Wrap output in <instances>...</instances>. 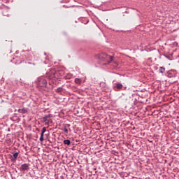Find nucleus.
<instances>
[{"label":"nucleus","instance_id":"f257e3e1","mask_svg":"<svg viewBox=\"0 0 179 179\" xmlns=\"http://www.w3.org/2000/svg\"><path fill=\"white\" fill-rule=\"evenodd\" d=\"M64 71H55V70L52 69L47 73V77L48 79H50V80H52L55 85H58V83H59L61 81V79H62V76H64Z\"/></svg>","mask_w":179,"mask_h":179},{"label":"nucleus","instance_id":"f03ea898","mask_svg":"<svg viewBox=\"0 0 179 179\" xmlns=\"http://www.w3.org/2000/svg\"><path fill=\"white\" fill-rule=\"evenodd\" d=\"M98 58L99 61L103 62V65H107V64H110L113 62V56H110L106 53H101L98 55Z\"/></svg>","mask_w":179,"mask_h":179},{"label":"nucleus","instance_id":"7ed1b4c3","mask_svg":"<svg viewBox=\"0 0 179 179\" xmlns=\"http://www.w3.org/2000/svg\"><path fill=\"white\" fill-rule=\"evenodd\" d=\"M36 83H37V87H39L40 89L47 88V80L44 76L38 77L37 79Z\"/></svg>","mask_w":179,"mask_h":179},{"label":"nucleus","instance_id":"20e7f679","mask_svg":"<svg viewBox=\"0 0 179 179\" xmlns=\"http://www.w3.org/2000/svg\"><path fill=\"white\" fill-rule=\"evenodd\" d=\"M113 89L115 92H121L124 89V85L121 83H115Z\"/></svg>","mask_w":179,"mask_h":179},{"label":"nucleus","instance_id":"39448f33","mask_svg":"<svg viewBox=\"0 0 179 179\" xmlns=\"http://www.w3.org/2000/svg\"><path fill=\"white\" fill-rule=\"evenodd\" d=\"M51 117L52 115L51 114L45 115L43 117V122L45 124V125H50V121H51Z\"/></svg>","mask_w":179,"mask_h":179},{"label":"nucleus","instance_id":"423d86ee","mask_svg":"<svg viewBox=\"0 0 179 179\" xmlns=\"http://www.w3.org/2000/svg\"><path fill=\"white\" fill-rule=\"evenodd\" d=\"M11 62L15 65H19L22 64V62H24V61H22L19 57H15L11 60Z\"/></svg>","mask_w":179,"mask_h":179},{"label":"nucleus","instance_id":"0eeeda50","mask_svg":"<svg viewBox=\"0 0 179 179\" xmlns=\"http://www.w3.org/2000/svg\"><path fill=\"white\" fill-rule=\"evenodd\" d=\"M29 169H30L29 164H23L21 165L20 170V171H29Z\"/></svg>","mask_w":179,"mask_h":179},{"label":"nucleus","instance_id":"6e6552de","mask_svg":"<svg viewBox=\"0 0 179 179\" xmlns=\"http://www.w3.org/2000/svg\"><path fill=\"white\" fill-rule=\"evenodd\" d=\"M168 78H176V71L170 70L167 73Z\"/></svg>","mask_w":179,"mask_h":179},{"label":"nucleus","instance_id":"1a4fd4ad","mask_svg":"<svg viewBox=\"0 0 179 179\" xmlns=\"http://www.w3.org/2000/svg\"><path fill=\"white\" fill-rule=\"evenodd\" d=\"M3 16H9V9L5 8L2 10Z\"/></svg>","mask_w":179,"mask_h":179},{"label":"nucleus","instance_id":"9d476101","mask_svg":"<svg viewBox=\"0 0 179 179\" xmlns=\"http://www.w3.org/2000/svg\"><path fill=\"white\" fill-rule=\"evenodd\" d=\"M18 156H19V152L13 153V157L10 158L11 159V162H16V160L17 159V157Z\"/></svg>","mask_w":179,"mask_h":179},{"label":"nucleus","instance_id":"9b49d317","mask_svg":"<svg viewBox=\"0 0 179 179\" xmlns=\"http://www.w3.org/2000/svg\"><path fill=\"white\" fill-rule=\"evenodd\" d=\"M18 113H20V114H26L27 113V108H22L21 109H18Z\"/></svg>","mask_w":179,"mask_h":179},{"label":"nucleus","instance_id":"f8f14e48","mask_svg":"<svg viewBox=\"0 0 179 179\" xmlns=\"http://www.w3.org/2000/svg\"><path fill=\"white\" fill-rule=\"evenodd\" d=\"M62 78L66 80L72 79V74L66 73L65 76L63 75Z\"/></svg>","mask_w":179,"mask_h":179},{"label":"nucleus","instance_id":"ddd939ff","mask_svg":"<svg viewBox=\"0 0 179 179\" xmlns=\"http://www.w3.org/2000/svg\"><path fill=\"white\" fill-rule=\"evenodd\" d=\"M159 73H164V72H166V68L159 67Z\"/></svg>","mask_w":179,"mask_h":179},{"label":"nucleus","instance_id":"4468645a","mask_svg":"<svg viewBox=\"0 0 179 179\" xmlns=\"http://www.w3.org/2000/svg\"><path fill=\"white\" fill-rule=\"evenodd\" d=\"M75 83H77L78 85H80L82 83V79H80V78H76L75 79Z\"/></svg>","mask_w":179,"mask_h":179},{"label":"nucleus","instance_id":"2eb2a0df","mask_svg":"<svg viewBox=\"0 0 179 179\" xmlns=\"http://www.w3.org/2000/svg\"><path fill=\"white\" fill-rule=\"evenodd\" d=\"M64 144L67 145V146H69V145H71V140H64Z\"/></svg>","mask_w":179,"mask_h":179},{"label":"nucleus","instance_id":"dca6fc26","mask_svg":"<svg viewBox=\"0 0 179 179\" xmlns=\"http://www.w3.org/2000/svg\"><path fill=\"white\" fill-rule=\"evenodd\" d=\"M64 132L66 134H69V131L68 130V127H66V126H64Z\"/></svg>","mask_w":179,"mask_h":179},{"label":"nucleus","instance_id":"f3484780","mask_svg":"<svg viewBox=\"0 0 179 179\" xmlns=\"http://www.w3.org/2000/svg\"><path fill=\"white\" fill-rule=\"evenodd\" d=\"M56 92L57 93H61V92H62V87H58L57 90H56Z\"/></svg>","mask_w":179,"mask_h":179},{"label":"nucleus","instance_id":"a211bd4d","mask_svg":"<svg viewBox=\"0 0 179 179\" xmlns=\"http://www.w3.org/2000/svg\"><path fill=\"white\" fill-rule=\"evenodd\" d=\"M46 131H47V129L45 127H43L41 132L43 134H45Z\"/></svg>","mask_w":179,"mask_h":179},{"label":"nucleus","instance_id":"6ab92c4d","mask_svg":"<svg viewBox=\"0 0 179 179\" xmlns=\"http://www.w3.org/2000/svg\"><path fill=\"white\" fill-rule=\"evenodd\" d=\"M29 54L31 55V57H32L33 55H34V52H33V51H31V50L29 51Z\"/></svg>","mask_w":179,"mask_h":179},{"label":"nucleus","instance_id":"aec40b11","mask_svg":"<svg viewBox=\"0 0 179 179\" xmlns=\"http://www.w3.org/2000/svg\"><path fill=\"white\" fill-rule=\"evenodd\" d=\"M39 140L41 141V142H43L44 141V137L41 136Z\"/></svg>","mask_w":179,"mask_h":179},{"label":"nucleus","instance_id":"412c9836","mask_svg":"<svg viewBox=\"0 0 179 179\" xmlns=\"http://www.w3.org/2000/svg\"><path fill=\"white\" fill-rule=\"evenodd\" d=\"M43 64H45V65H47L48 64V59H46L45 61H44Z\"/></svg>","mask_w":179,"mask_h":179},{"label":"nucleus","instance_id":"4be33fe9","mask_svg":"<svg viewBox=\"0 0 179 179\" xmlns=\"http://www.w3.org/2000/svg\"><path fill=\"white\" fill-rule=\"evenodd\" d=\"M25 64H32V65H36V64L31 63V62H25Z\"/></svg>","mask_w":179,"mask_h":179},{"label":"nucleus","instance_id":"5701e85b","mask_svg":"<svg viewBox=\"0 0 179 179\" xmlns=\"http://www.w3.org/2000/svg\"><path fill=\"white\" fill-rule=\"evenodd\" d=\"M41 136L44 137V133L41 132Z\"/></svg>","mask_w":179,"mask_h":179},{"label":"nucleus","instance_id":"b1692460","mask_svg":"<svg viewBox=\"0 0 179 179\" xmlns=\"http://www.w3.org/2000/svg\"><path fill=\"white\" fill-rule=\"evenodd\" d=\"M67 127L69 128V127H71V124H68Z\"/></svg>","mask_w":179,"mask_h":179},{"label":"nucleus","instance_id":"393cba45","mask_svg":"<svg viewBox=\"0 0 179 179\" xmlns=\"http://www.w3.org/2000/svg\"><path fill=\"white\" fill-rule=\"evenodd\" d=\"M27 59H31V58L29 57H27Z\"/></svg>","mask_w":179,"mask_h":179},{"label":"nucleus","instance_id":"a878e982","mask_svg":"<svg viewBox=\"0 0 179 179\" xmlns=\"http://www.w3.org/2000/svg\"><path fill=\"white\" fill-rule=\"evenodd\" d=\"M10 52H12V50L10 51Z\"/></svg>","mask_w":179,"mask_h":179},{"label":"nucleus","instance_id":"bb28decb","mask_svg":"<svg viewBox=\"0 0 179 179\" xmlns=\"http://www.w3.org/2000/svg\"><path fill=\"white\" fill-rule=\"evenodd\" d=\"M45 54V55H47V53H44Z\"/></svg>","mask_w":179,"mask_h":179},{"label":"nucleus","instance_id":"cd10ccee","mask_svg":"<svg viewBox=\"0 0 179 179\" xmlns=\"http://www.w3.org/2000/svg\"><path fill=\"white\" fill-rule=\"evenodd\" d=\"M115 64L118 65L117 63H115Z\"/></svg>","mask_w":179,"mask_h":179}]
</instances>
